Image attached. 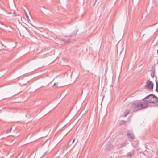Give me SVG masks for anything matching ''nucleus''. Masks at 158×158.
<instances>
[{
  "label": "nucleus",
  "mask_w": 158,
  "mask_h": 158,
  "mask_svg": "<svg viewBox=\"0 0 158 158\" xmlns=\"http://www.w3.org/2000/svg\"><path fill=\"white\" fill-rule=\"evenodd\" d=\"M157 54H158V49H157Z\"/></svg>",
  "instance_id": "nucleus-7"
},
{
  "label": "nucleus",
  "mask_w": 158,
  "mask_h": 158,
  "mask_svg": "<svg viewBox=\"0 0 158 158\" xmlns=\"http://www.w3.org/2000/svg\"><path fill=\"white\" fill-rule=\"evenodd\" d=\"M132 107L135 111H137L147 107V104L143 100L141 102H135L132 105Z\"/></svg>",
  "instance_id": "nucleus-1"
},
{
  "label": "nucleus",
  "mask_w": 158,
  "mask_h": 158,
  "mask_svg": "<svg viewBox=\"0 0 158 158\" xmlns=\"http://www.w3.org/2000/svg\"><path fill=\"white\" fill-rule=\"evenodd\" d=\"M75 139H74L73 140V142H72L73 143L74 142V141H75Z\"/></svg>",
  "instance_id": "nucleus-6"
},
{
  "label": "nucleus",
  "mask_w": 158,
  "mask_h": 158,
  "mask_svg": "<svg viewBox=\"0 0 158 158\" xmlns=\"http://www.w3.org/2000/svg\"><path fill=\"white\" fill-rule=\"evenodd\" d=\"M148 106V103H156L158 102V98L153 94H150L147 97L143 100Z\"/></svg>",
  "instance_id": "nucleus-2"
},
{
  "label": "nucleus",
  "mask_w": 158,
  "mask_h": 158,
  "mask_svg": "<svg viewBox=\"0 0 158 158\" xmlns=\"http://www.w3.org/2000/svg\"><path fill=\"white\" fill-rule=\"evenodd\" d=\"M56 85V83H55V84H54V85L53 86H55V85Z\"/></svg>",
  "instance_id": "nucleus-8"
},
{
  "label": "nucleus",
  "mask_w": 158,
  "mask_h": 158,
  "mask_svg": "<svg viewBox=\"0 0 158 158\" xmlns=\"http://www.w3.org/2000/svg\"><path fill=\"white\" fill-rule=\"evenodd\" d=\"M26 16L27 17V20H28V21H29L30 20L29 19V18H28V16L27 15V14H26Z\"/></svg>",
  "instance_id": "nucleus-5"
},
{
  "label": "nucleus",
  "mask_w": 158,
  "mask_h": 158,
  "mask_svg": "<svg viewBox=\"0 0 158 158\" xmlns=\"http://www.w3.org/2000/svg\"><path fill=\"white\" fill-rule=\"evenodd\" d=\"M128 135L129 138L131 139H133L134 138V136L133 134L131 132H129L127 133Z\"/></svg>",
  "instance_id": "nucleus-4"
},
{
  "label": "nucleus",
  "mask_w": 158,
  "mask_h": 158,
  "mask_svg": "<svg viewBox=\"0 0 158 158\" xmlns=\"http://www.w3.org/2000/svg\"><path fill=\"white\" fill-rule=\"evenodd\" d=\"M153 83L151 81L149 80L146 83V87L149 89H152L153 88Z\"/></svg>",
  "instance_id": "nucleus-3"
}]
</instances>
